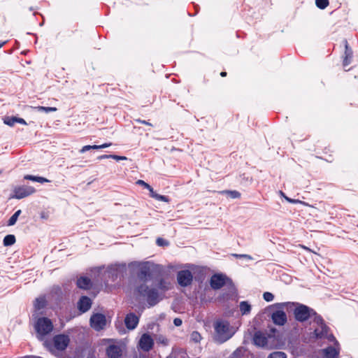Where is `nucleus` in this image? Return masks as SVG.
Masks as SVG:
<instances>
[{
	"label": "nucleus",
	"mask_w": 358,
	"mask_h": 358,
	"mask_svg": "<svg viewBox=\"0 0 358 358\" xmlns=\"http://www.w3.org/2000/svg\"><path fill=\"white\" fill-rule=\"evenodd\" d=\"M129 268L139 270V277L144 281L148 280L152 273L159 271L161 266L152 262H132L128 264Z\"/></svg>",
	"instance_id": "obj_1"
},
{
	"label": "nucleus",
	"mask_w": 358,
	"mask_h": 358,
	"mask_svg": "<svg viewBox=\"0 0 358 358\" xmlns=\"http://www.w3.org/2000/svg\"><path fill=\"white\" fill-rule=\"evenodd\" d=\"M215 339L220 343H224L231 338L236 329L225 320H218L215 323Z\"/></svg>",
	"instance_id": "obj_2"
},
{
	"label": "nucleus",
	"mask_w": 358,
	"mask_h": 358,
	"mask_svg": "<svg viewBox=\"0 0 358 358\" xmlns=\"http://www.w3.org/2000/svg\"><path fill=\"white\" fill-rule=\"evenodd\" d=\"M139 294L146 297V300L150 306H153L158 303L163 298V294L156 288H150L148 285L143 284L137 288Z\"/></svg>",
	"instance_id": "obj_3"
},
{
	"label": "nucleus",
	"mask_w": 358,
	"mask_h": 358,
	"mask_svg": "<svg viewBox=\"0 0 358 358\" xmlns=\"http://www.w3.org/2000/svg\"><path fill=\"white\" fill-rule=\"evenodd\" d=\"M125 350V345L122 341L109 340L106 348L108 358H120Z\"/></svg>",
	"instance_id": "obj_4"
},
{
	"label": "nucleus",
	"mask_w": 358,
	"mask_h": 358,
	"mask_svg": "<svg viewBox=\"0 0 358 358\" xmlns=\"http://www.w3.org/2000/svg\"><path fill=\"white\" fill-rule=\"evenodd\" d=\"M314 323L317 325L314 330V335L316 338H322L327 337L329 341L334 340V337L332 335L328 336V327L324 324L323 320L320 315L314 317Z\"/></svg>",
	"instance_id": "obj_5"
},
{
	"label": "nucleus",
	"mask_w": 358,
	"mask_h": 358,
	"mask_svg": "<svg viewBox=\"0 0 358 358\" xmlns=\"http://www.w3.org/2000/svg\"><path fill=\"white\" fill-rule=\"evenodd\" d=\"M36 331L38 336H43L50 334L53 329L51 320L47 317L38 318L35 324Z\"/></svg>",
	"instance_id": "obj_6"
},
{
	"label": "nucleus",
	"mask_w": 358,
	"mask_h": 358,
	"mask_svg": "<svg viewBox=\"0 0 358 358\" xmlns=\"http://www.w3.org/2000/svg\"><path fill=\"white\" fill-rule=\"evenodd\" d=\"M295 319L299 322L307 320L312 315H317L313 309L302 304H299L294 310Z\"/></svg>",
	"instance_id": "obj_7"
},
{
	"label": "nucleus",
	"mask_w": 358,
	"mask_h": 358,
	"mask_svg": "<svg viewBox=\"0 0 358 358\" xmlns=\"http://www.w3.org/2000/svg\"><path fill=\"white\" fill-rule=\"evenodd\" d=\"M35 192V189L31 186H17L13 189L10 199H21Z\"/></svg>",
	"instance_id": "obj_8"
},
{
	"label": "nucleus",
	"mask_w": 358,
	"mask_h": 358,
	"mask_svg": "<svg viewBox=\"0 0 358 358\" xmlns=\"http://www.w3.org/2000/svg\"><path fill=\"white\" fill-rule=\"evenodd\" d=\"M90 326L96 331H100L106 326V318L103 314L94 313L90 317Z\"/></svg>",
	"instance_id": "obj_9"
},
{
	"label": "nucleus",
	"mask_w": 358,
	"mask_h": 358,
	"mask_svg": "<svg viewBox=\"0 0 358 358\" xmlns=\"http://www.w3.org/2000/svg\"><path fill=\"white\" fill-rule=\"evenodd\" d=\"M192 274L188 270H182L178 273V282L182 287H187L192 282Z\"/></svg>",
	"instance_id": "obj_10"
},
{
	"label": "nucleus",
	"mask_w": 358,
	"mask_h": 358,
	"mask_svg": "<svg viewBox=\"0 0 358 358\" xmlns=\"http://www.w3.org/2000/svg\"><path fill=\"white\" fill-rule=\"evenodd\" d=\"M273 339V336L271 335L266 336L261 331H257L253 337L254 344L259 347H268V342Z\"/></svg>",
	"instance_id": "obj_11"
},
{
	"label": "nucleus",
	"mask_w": 358,
	"mask_h": 358,
	"mask_svg": "<svg viewBox=\"0 0 358 358\" xmlns=\"http://www.w3.org/2000/svg\"><path fill=\"white\" fill-rule=\"evenodd\" d=\"M228 278L222 274H215L210 278V285L214 289H220L228 281Z\"/></svg>",
	"instance_id": "obj_12"
},
{
	"label": "nucleus",
	"mask_w": 358,
	"mask_h": 358,
	"mask_svg": "<svg viewBox=\"0 0 358 358\" xmlns=\"http://www.w3.org/2000/svg\"><path fill=\"white\" fill-rule=\"evenodd\" d=\"M154 345V341L150 335L143 334L138 342L139 348L143 351L148 352L150 350Z\"/></svg>",
	"instance_id": "obj_13"
},
{
	"label": "nucleus",
	"mask_w": 358,
	"mask_h": 358,
	"mask_svg": "<svg viewBox=\"0 0 358 358\" xmlns=\"http://www.w3.org/2000/svg\"><path fill=\"white\" fill-rule=\"evenodd\" d=\"M271 319L277 325H284L287 322L286 313L282 310H275L271 313Z\"/></svg>",
	"instance_id": "obj_14"
},
{
	"label": "nucleus",
	"mask_w": 358,
	"mask_h": 358,
	"mask_svg": "<svg viewBox=\"0 0 358 358\" xmlns=\"http://www.w3.org/2000/svg\"><path fill=\"white\" fill-rule=\"evenodd\" d=\"M69 343V338L65 335H57L54 337L55 348L59 350L66 349Z\"/></svg>",
	"instance_id": "obj_15"
},
{
	"label": "nucleus",
	"mask_w": 358,
	"mask_h": 358,
	"mask_svg": "<svg viewBox=\"0 0 358 358\" xmlns=\"http://www.w3.org/2000/svg\"><path fill=\"white\" fill-rule=\"evenodd\" d=\"M138 317L132 313L127 314L124 319L126 327H127V329L131 330H133L136 327L137 324H138Z\"/></svg>",
	"instance_id": "obj_16"
},
{
	"label": "nucleus",
	"mask_w": 358,
	"mask_h": 358,
	"mask_svg": "<svg viewBox=\"0 0 358 358\" xmlns=\"http://www.w3.org/2000/svg\"><path fill=\"white\" fill-rule=\"evenodd\" d=\"M91 306V299L87 296H82L78 303V309L83 313L87 311Z\"/></svg>",
	"instance_id": "obj_17"
},
{
	"label": "nucleus",
	"mask_w": 358,
	"mask_h": 358,
	"mask_svg": "<svg viewBox=\"0 0 358 358\" xmlns=\"http://www.w3.org/2000/svg\"><path fill=\"white\" fill-rule=\"evenodd\" d=\"M156 286L159 291L163 294L166 291L171 289L172 285L169 280L161 278Z\"/></svg>",
	"instance_id": "obj_18"
},
{
	"label": "nucleus",
	"mask_w": 358,
	"mask_h": 358,
	"mask_svg": "<svg viewBox=\"0 0 358 358\" xmlns=\"http://www.w3.org/2000/svg\"><path fill=\"white\" fill-rule=\"evenodd\" d=\"M115 271V278H117L118 275H123L127 270L126 264H115L110 265V271Z\"/></svg>",
	"instance_id": "obj_19"
},
{
	"label": "nucleus",
	"mask_w": 358,
	"mask_h": 358,
	"mask_svg": "<svg viewBox=\"0 0 358 358\" xmlns=\"http://www.w3.org/2000/svg\"><path fill=\"white\" fill-rule=\"evenodd\" d=\"M77 285L81 289H87L91 287V281L87 277H80L77 280Z\"/></svg>",
	"instance_id": "obj_20"
},
{
	"label": "nucleus",
	"mask_w": 358,
	"mask_h": 358,
	"mask_svg": "<svg viewBox=\"0 0 358 358\" xmlns=\"http://www.w3.org/2000/svg\"><path fill=\"white\" fill-rule=\"evenodd\" d=\"M326 358H336L338 355V351L334 347H329L323 350Z\"/></svg>",
	"instance_id": "obj_21"
},
{
	"label": "nucleus",
	"mask_w": 358,
	"mask_h": 358,
	"mask_svg": "<svg viewBox=\"0 0 358 358\" xmlns=\"http://www.w3.org/2000/svg\"><path fill=\"white\" fill-rule=\"evenodd\" d=\"M185 357V352L182 349L173 348L171 353L167 358H183Z\"/></svg>",
	"instance_id": "obj_22"
},
{
	"label": "nucleus",
	"mask_w": 358,
	"mask_h": 358,
	"mask_svg": "<svg viewBox=\"0 0 358 358\" xmlns=\"http://www.w3.org/2000/svg\"><path fill=\"white\" fill-rule=\"evenodd\" d=\"M352 57V52L351 50L348 49V46L347 43L345 44V58L343 59V66H347L351 62V59Z\"/></svg>",
	"instance_id": "obj_23"
},
{
	"label": "nucleus",
	"mask_w": 358,
	"mask_h": 358,
	"mask_svg": "<svg viewBox=\"0 0 358 358\" xmlns=\"http://www.w3.org/2000/svg\"><path fill=\"white\" fill-rule=\"evenodd\" d=\"M24 178L25 180H32V181H34V182H40V183H43V182H49V180L43 177H40V176H31V175H26Z\"/></svg>",
	"instance_id": "obj_24"
},
{
	"label": "nucleus",
	"mask_w": 358,
	"mask_h": 358,
	"mask_svg": "<svg viewBox=\"0 0 358 358\" xmlns=\"http://www.w3.org/2000/svg\"><path fill=\"white\" fill-rule=\"evenodd\" d=\"M251 310V306L247 301H242L240 303V310L243 315L249 314Z\"/></svg>",
	"instance_id": "obj_25"
},
{
	"label": "nucleus",
	"mask_w": 358,
	"mask_h": 358,
	"mask_svg": "<svg viewBox=\"0 0 358 358\" xmlns=\"http://www.w3.org/2000/svg\"><path fill=\"white\" fill-rule=\"evenodd\" d=\"M46 304V301L44 296H39L37 298L34 302V307L37 310H40L45 307Z\"/></svg>",
	"instance_id": "obj_26"
},
{
	"label": "nucleus",
	"mask_w": 358,
	"mask_h": 358,
	"mask_svg": "<svg viewBox=\"0 0 358 358\" xmlns=\"http://www.w3.org/2000/svg\"><path fill=\"white\" fill-rule=\"evenodd\" d=\"M15 243V237L14 235L9 234L4 237L3 243L4 246H10Z\"/></svg>",
	"instance_id": "obj_27"
},
{
	"label": "nucleus",
	"mask_w": 358,
	"mask_h": 358,
	"mask_svg": "<svg viewBox=\"0 0 358 358\" xmlns=\"http://www.w3.org/2000/svg\"><path fill=\"white\" fill-rule=\"evenodd\" d=\"M21 213V210H17L8 220V226H13L16 223Z\"/></svg>",
	"instance_id": "obj_28"
},
{
	"label": "nucleus",
	"mask_w": 358,
	"mask_h": 358,
	"mask_svg": "<svg viewBox=\"0 0 358 358\" xmlns=\"http://www.w3.org/2000/svg\"><path fill=\"white\" fill-rule=\"evenodd\" d=\"M156 342L163 346H167L169 343V339L163 335H157L155 338Z\"/></svg>",
	"instance_id": "obj_29"
},
{
	"label": "nucleus",
	"mask_w": 358,
	"mask_h": 358,
	"mask_svg": "<svg viewBox=\"0 0 358 358\" xmlns=\"http://www.w3.org/2000/svg\"><path fill=\"white\" fill-rule=\"evenodd\" d=\"M221 193L227 194L228 196L231 197V199H237L241 196L240 192H238V191H236V190L223 191Z\"/></svg>",
	"instance_id": "obj_30"
},
{
	"label": "nucleus",
	"mask_w": 358,
	"mask_h": 358,
	"mask_svg": "<svg viewBox=\"0 0 358 358\" xmlns=\"http://www.w3.org/2000/svg\"><path fill=\"white\" fill-rule=\"evenodd\" d=\"M35 109L39 112H45L46 113L50 112H55L57 109L55 107H45V106H38L36 107Z\"/></svg>",
	"instance_id": "obj_31"
},
{
	"label": "nucleus",
	"mask_w": 358,
	"mask_h": 358,
	"mask_svg": "<svg viewBox=\"0 0 358 358\" xmlns=\"http://www.w3.org/2000/svg\"><path fill=\"white\" fill-rule=\"evenodd\" d=\"M316 6L320 9L326 8L329 5L328 0H315Z\"/></svg>",
	"instance_id": "obj_32"
},
{
	"label": "nucleus",
	"mask_w": 358,
	"mask_h": 358,
	"mask_svg": "<svg viewBox=\"0 0 358 358\" xmlns=\"http://www.w3.org/2000/svg\"><path fill=\"white\" fill-rule=\"evenodd\" d=\"M4 124L8 126H13L16 123V117H7L3 120Z\"/></svg>",
	"instance_id": "obj_33"
},
{
	"label": "nucleus",
	"mask_w": 358,
	"mask_h": 358,
	"mask_svg": "<svg viewBox=\"0 0 358 358\" xmlns=\"http://www.w3.org/2000/svg\"><path fill=\"white\" fill-rule=\"evenodd\" d=\"M268 358H287V356L282 352H275L271 353Z\"/></svg>",
	"instance_id": "obj_34"
},
{
	"label": "nucleus",
	"mask_w": 358,
	"mask_h": 358,
	"mask_svg": "<svg viewBox=\"0 0 358 358\" xmlns=\"http://www.w3.org/2000/svg\"><path fill=\"white\" fill-rule=\"evenodd\" d=\"M280 194L283 197L285 198V199L286 201H287L289 203H302L301 201L299 200H296V199H290L289 198V196H287L285 193L282 191H280Z\"/></svg>",
	"instance_id": "obj_35"
},
{
	"label": "nucleus",
	"mask_w": 358,
	"mask_h": 358,
	"mask_svg": "<svg viewBox=\"0 0 358 358\" xmlns=\"http://www.w3.org/2000/svg\"><path fill=\"white\" fill-rule=\"evenodd\" d=\"M263 298L266 301L270 302L273 300L274 296L272 293L266 292L264 293Z\"/></svg>",
	"instance_id": "obj_36"
},
{
	"label": "nucleus",
	"mask_w": 358,
	"mask_h": 358,
	"mask_svg": "<svg viewBox=\"0 0 358 358\" xmlns=\"http://www.w3.org/2000/svg\"><path fill=\"white\" fill-rule=\"evenodd\" d=\"M154 199L164 202L169 201V199L167 196L159 194H157V195H154Z\"/></svg>",
	"instance_id": "obj_37"
},
{
	"label": "nucleus",
	"mask_w": 358,
	"mask_h": 358,
	"mask_svg": "<svg viewBox=\"0 0 358 358\" xmlns=\"http://www.w3.org/2000/svg\"><path fill=\"white\" fill-rule=\"evenodd\" d=\"M90 150H96V148H95V145H85L83 146L81 150H80V153H84Z\"/></svg>",
	"instance_id": "obj_38"
},
{
	"label": "nucleus",
	"mask_w": 358,
	"mask_h": 358,
	"mask_svg": "<svg viewBox=\"0 0 358 358\" xmlns=\"http://www.w3.org/2000/svg\"><path fill=\"white\" fill-rule=\"evenodd\" d=\"M157 244L159 246H167L169 245V242L162 238H158L157 239Z\"/></svg>",
	"instance_id": "obj_39"
},
{
	"label": "nucleus",
	"mask_w": 358,
	"mask_h": 358,
	"mask_svg": "<svg viewBox=\"0 0 358 358\" xmlns=\"http://www.w3.org/2000/svg\"><path fill=\"white\" fill-rule=\"evenodd\" d=\"M191 338L195 342H199L201 340V335L198 332L194 331L191 335Z\"/></svg>",
	"instance_id": "obj_40"
},
{
	"label": "nucleus",
	"mask_w": 358,
	"mask_h": 358,
	"mask_svg": "<svg viewBox=\"0 0 358 358\" xmlns=\"http://www.w3.org/2000/svg\"><path fill=\"white\" fill-rule=\"evenodd\" d=\"M109 157L110 159H113L116 161H120V160H127V158L126 157H124V156H118V155H109Z\"/></svg>",
	"instance_id": "obj_41"
},
{
	"label": "nucleus",
	"mask_w": 358,
	"mask_h": 358,
	"mask_svg": "<svg viewBox=\"0 0 358 358\" xmlns=\"http://www.w3.org/2000/svg\"><path fill=\"white\" fill-rule=\"evenodd\" d=\"M107 273H108V276L109 278H112L113 279H115L116 278H115V271L114 270H111L110 271V266H109L108 268H107V271H106Z\"/></svg>",
	"instance_id": "obj_42"
},
{
	"label": "nucleus",
	"mask_w": 358,
	"mask_h": 358,
	"mask_svg": "<svg viewBox=\"0 0 358 358\" xmlns=\"http://www.w3.org/2000/svg\"><path fill=\"white\" fill-rule=\"evenodd\" d=\"M136 184L143 186L145 189L150 187V185L142 180H137Z\"/></svg>",
	"instance_id": "obj_43"
},
{
	"label": "nucleus",
	"mask_w": 358,
	"mask_h": 358,
	"mask_svg": "<svg viewBox=\"0 0 358 358\" xmlns=\"http://www.w3.org/2000/svg\"><path fill=\"white\" fill-rule=\"evenodd\" d=\"M234 256H235L237 258H245V259H249V260H252V257L248 255H237V254H235L234 255Z\"/></svg>",
	"instance_id": "obj_44"
},
{
	"label": "nucleus",
	"mask_w": 358,
	"mask_h": 358,
	"mask_svg": "<svg viewBox=\"0 0 358 358\" xmlns=\"http://www.w3.org/2000/svg\"><path fill=\"white\" fill-rule=\"evenodd\" d=\"M110 145H111L110 143H103V144L99 145H95V148H96V150H98V149H102V148H108Z\"/></svg>",
	"instance_id": "obj_45"
},
{
	"label": "nucleus",
	"mask_w": 358,
	"mask_h": 358,
	"mask_svg": "<svg viewBox=\"0 0 358 358\" xmlns=\"http://www.w3.org/2000/svg\"><path fill=\"white\" fill-rule=\"evenodd\" d=\"M182 320L180 319V318H175L174 320H173V324L176 326V327H179L182 324Z\"/></svg>",
	"instance_id": "obj_46"
},
{
	"label": "nucleus",
	"mask_w": 358,
	"mask_h": 358,
	"mask_svg": "<svg viewBox=\"0 0 358 358\" xmlns=\"http://www.w3.org/2000/svg\"><path fill=\"white\" fill-rule=\"evenodd\" d=\"M16 123H20V124H25V125L27 124V122L24 119L20 118V117H16Z\"/></svg>",
	"instance_id": "obj_47"
},
{
	"label": "nucleus",
	"mask_w": 358,
	"mask_h": 358,
	"mask_svg": "<svg viewBox=\"0 0 358 358\" xmlns=\"http://www.w3.org/2000/svg\"><path fill=\"white\" fill-rule=\"evenodd\" d=\"M285 303H275L271 306V308L272 309H274L275 308H280L285 306Z\"/></svg>",
	"instance_id": "obj_48"
},
{
	"label": "nucleus",
	"mask_w": 358,
	"mask_h": 358,
	"mask_svg": "<svg viewBox=\"0 0 358 358\" xmlns=\"http://www.w3.org/2000/svg\"><path fill=\"white\" fill-rule=\"evenodd\" d=\"M147 189L149 190L151 197L154 198V195H157V193L155 192L153 188L150 185L149 188H147Z\"/></svg>",
	"instance_id": "obj_49"
},
{
	"label": "nucleus",
	"mask_w": 358,
	"mask_h": 358,
	"mask_svg": "<svg viewBox=\"0 0 358 358\" xmlns=\"http://www.w3.org/2000/svg\"><path fill=\"white\" fill-rule=\"evenodd\" d=\"M136 121L138 122H140L141 124H144L149 125V126H152L151 123H150L145 120H141L140 119H138V120H136Z\"/></svg>",
	"instance_id": "obj_50"
},
{
	"label": "nucleus",
	"mask_w": 358,
	"mask_h": 358,
	"mask_svg": "<svg viewBox=\"0 0 358 358\" xmlns=\"http://www.w3.org/2000/svg\"><path fill=\"white\" fill-rule=\"evenodd\" d=\"M98 159H110L109 155H103L98 157Z\"/></svg>",
	"instance_id": "obj_51"
},
{
	"label": "nucleus",
	"mask_w": 358,
	"mask_h": 358,
	"mask_svg": "<svg viewBox=\"0 0 358 358\" xmlns=\"http://www.w3.org/2000/svg\"><path fill=\"white\" fill-rule=\"evenodd\" d=\"M220 75H221V76L224 77V76H226L227 73H226V72H224V71H223V72H222V73H220Z\"/></svg>",
	"instance_id": "obj_52"
},
{
	"label": "nucleus",
	"mask_w": 358,
	"mask_h": 358,
	"mask_svg": "<svg viewBox=\"0 0 358 358\" xmlns=\"http://www.w3.org/2000/svg\"><path fill=\"white\" fill-rule=\"evenodd\" d=\"M6 43V41H3V43H0V48Z\"/></svg>",
	"instance_id": "obj_53"
},
{
	"label": "nucleus",
	"mask_w": 358,
	"mask_h": 358,
	"mask_svg": "<svg viewBox=\"0 0 358 358\" xmlns=\"http://www.w3.org/2000/svg\"><path fill=\"white\" fill-rule=\"evenodd\" d=\"M88 358H92V357H88Z\"/></svg>",
	"instance_id": "obj_54"
}]
</instances>
